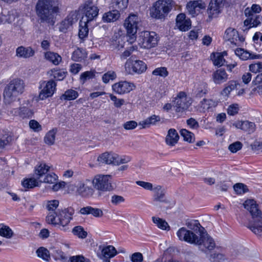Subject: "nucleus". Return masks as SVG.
<instances>
[{"instance_id":"f257e3e1","label":"nucleus","mask_w":262,"mask_h":262,"mask_svg":"<svg viewBox=\"0 0 262 262\" xmlns=\"http://www.w3.org/2000/svg\"><path fill=\"white\" fill-rule=\"evenodd\" d=\"M62 6L61 0H38L35 11L40 23L54 25L56 17L60 12Z\"/></svg>"},{"instance_id":"f03ea898","label":"nucleus","mask_w":262,"mask_h":262,"mask_svg":"<svg viewBox=\"0 0 262 262\" xmlns=\"http://www.w3.org/2000/svg\"><path fill=\"white\" fill-rule=\"evenodd\" d=\"M179 239L188 243L197 245L200 250L208 254L215 248V244L213 239L206 231L199 237L192 231L185 227L181 228L177 232Z\"/></svg>"},{"instance_id":"7ed1b4c3","label":"nucleus","mask_w":262,"mask_h":262,"mask_svg":"<svg viewBox=\"0 0 262 262\" xmlns=\"http://www.w3.org/2000/svg\"><path fill=\"white\" fill-rule=\"evenodd\" d=\"M25 89L24 81L19 78L11 80L4 91V97L5 103L10 104L15 101L17 97L21 94Z\"/></svg>"},{"instance_id":"20e7f679","label":"nucleus","mask_w":262,"mask_h":262,"mask_svg":"<svg viewBox=\"0 0 262 262\" xmlns=\"http://www.w3.org/2000/svg\"><path fill=\"white\" fill-rule=\"evenodd\" d=\"M175 3L172 0H159L157 1L150 11L152 18L164 19L174 7Z\"/></svg>"},{"instance_id":"39448f33","label":"nucleus","mask_w":262,"mask_h":262,"mask_svg":"<svg viewBox=\"0 0 262 262\" xmlns=\"http://www.w3.org/2000/svg\"><path fill=\"white\" fill-rule=\"evenodd\" d=\"M92 182L94 188L98 190L99 197L103 196L106 192L110 191L113 189L110 175H96Z\"/></svg>"},{"instance_id":"423d86ee","label":"nucleus","mask_w":262,"mask_h":262,"mask_svg":"<svg viewBox=\"0 0 262 262\" xmlns=\"http://www.w3.org/2000/svg\"><path fill=\"white\" fill-rule=\"evenodd\" d=\"M73 214V212L70 211V209H64L59 211L55 215L53 213L48 214L46 217V221L48 224L54 225H58L64 228L72 220Z\"/></svg>"},{"instance_id":"0eeeda50","label":"nucleus","mask_w":262,"mask_h":262,"mask_svg":"<svg viewBox=\"0 0 262 262\" xmlns=\"http://www.w3.org/2000/svg\"><path fill=\"white\" fill-rule=\"evenodd\" d=\"M79 11L83 14L81 20L90 23L96 19L99 9L92 0H87L79 6Z\"/></svg>"},{"instance_id":"6e6552de","label":"nucleus","mask_w":262,"mask_h":262,"mask_svg":"<svg viewBox=\"0 0 262 262\" xmlns=\"http://www.w3.org/2000/svg\"><path fill=\"white\" fill-rule=\"evenodd\" d=\"M140 23V19L136 14H130L125 19L124 26L129 37L128 41L133 43L136 39V33Z\"/></svg>"},{"instance_id":"1a4fd4ad","label":"nucleus","mask_w":262,"mask_h":262,"mask_svg":"<svg viewBox=\"0 0 262 262\" xmlns=\"http://www.w3.org/2000/svg\"><path fill=\"white\" fill-rule=\"evenodd\" d=\"M158 41V35L155 32L142 31L139 33L138 44L143 49H149L155 47Z\"/></svg>"},{"instance_id":"9d476101","label":"nucleus","mask_w":262,"mask_h":262,"mask_svg":"<svg viewBox=\"0 0 262 262\" xmlns=\"http://www.w3.org/2000/svg\"><path fill=\"white\" fill-rule=\"evenodd\" d=\"M56 86L57 83L54 79L40 81L39 87L40 91L38 98L43 100L52 97L56 90Z\"/></svg>"},{"instance_id":"9b49d317","label":"nucleus","mask_w":262,"mask_h":262,"mask_svg":"<svg viewBox=\"0 0 262 262\" xmlns=\"http://www.w3.org/2000/svg\"><path fill=\"white\" fill-rule=\"evenodd\" d=\"M191 104V99L184 92H180L173 101V107L176 112L183 113L188 110Z\"/></svg>"},{"instance_id":"f8f14e48","label":"nucleus","mask_w":262,"mask_h":262,"mask_svg":"<svg viewBox=\"0 0 262 262\" xmlns=\"http://www.w3.org/2000/svg\"><path fill=\"white\" fill-rule=\"evenodd\" d=\"M92 184V182L89 179L80 181L77 186L76 193L83 198L91 197L95 191Z\"/></svg>"},{"instance_id":"ddd939ff","label":"nucleus","mask_w":262,"mask_h":262,"mask_svg":"<svg viewBox=\"0 0 262 262\" xmlns=\"http://www.w3.org/2000/svg\"><path fill=\"white\" fill-rule=\"evenodd\" d=\"M136 88L134 83L127 81H120L112 85V90L114 93L119 95H123L129 93Z\"/></svg>"},{"instance_id":"4468645a","label":"nucleus","mask_w":262,"mask_h":262,"mask_svg":"<svg viewBox=\"0 0 262 262\" xmlns=\"http://www.w3.org/2000/svg\"><path fill=\"white\" fill-rule=\"evenodd\" d=\"M243 205L245 208L248 210L252 216L253 221L249 225H250L254 222L261 221V212L258 209L257 205L254 200H247Z\"/></svg>"},{"instance_id":"2eb2a0df","label":"nucleus","mask_w":262,"mask_h":262,"mask_svg":"<svg viewBox=\"0 0 262 262\" xmlns=\"http://www.w3.org/2000/svg\"><path fill=\"white\" fill-rule=\"evenodd\" d=\"M224 39L236 46H239L240 43L244 40V38L242 36H239L237 31L232 28H228L226 30Z\"/></svg>"},{"instance_id":"dca6fc26","label":"nucleus","mask_w":262,"mask_h":262,"mask_svg":"<svg viewBox=\"0 0 262 262\" xmlns=\"http://www.w3.org/2000/svg\"><path fill=\"white\" fill-rule=\"evenodd\" d=\"M127 68H131L132 71H129V73L133 74L136 73L138 74H142L145 72L147 69L146 64L140 60H129L126 62Z\"/></svg>"},{"instance_id":"f3484780","label":"nucleus","mask_w":262,"mask_h":262,"mask_svg":"<svg viewBox=\"0 0 262 262\" xmlns=\"http://www.w3.org/2000/svg\"><path fill=\"white\" fill-rule=\"evenodd\" d=\"M225 0H211L208 9L209 17H216L221 12Z\"/></svg>"},{"instance_id":"a211bd4d","label":"nucleus","mask_w":262,"mask_h":262,"mask_svg":"<svg viewBox=\"0 0 262 262\" xmlns=\"http://www.w3.org/2000/svg\"><path fill=\"white\" fill-rule=\"evenodd\" d=\"M247 18L244 21L245 26L248 27V29L252 27H255L261 24L262 16L258 15L257 13L251 12L249 14H245Z\"/></svg>"},{"instance_id":"6ab92c4d","label":"nucleus","mask_w":262,"mask_h":262,"mask_svg":"<svg viewBox=\"0 0 262 262\" xmlns=\"http://www.w3.org/2000/svg\"><path fill=\"white\" fill-rule=\"evenodd\" d=\"M176 25L181 31H186L190 28L191 22L190 19H186L185 14L180 13L177 16Z\"/></svg>"},{"instance_id":"aec40b11","label":"nucleus","mask_w":262,"mask_h":262,"mask_svg":"<svg viewBox=\"0 0 262 262\" xmlns=\"http://www.w3.org/2000/svg\"><path fill=\"white\" fill-rule=\"evenodd\" d=\"M117 254L115 248L111 245L107 246L102 248L100 258L103 262H110V259L114 257Z\"/></svg>"},{"instance_id":"412c9836","label":"nucleus","mask_w":262,"mask_h":262,"mask_svg":"<svg viewBox=\"0 0 262 262\" xmlns=\"http://www.w3.org/2000/svg\"><path fill=\"white\" fill-rule=\"evenodd\" d=\"M186 8L190 14L194 16L201 9L205 8V6L199 1H190L186 5Z\"/></svg>"},{"instance_id":"4be33fe9","label":"nucleus","mask_w":262,"mask_h":262,"mask_svg":"<svg viewBox=\"0 0 262 262\" xmlns=\"http://www.w3.org/2000/svg\"><path fill=\"white\" fill-rule=\"evenodd\" d=\"M212 79L215 84H221L228 80V75L224 69H220L213 73Z\"/></svg>"},{"instance_id":"5701e85b","label":"nucleus","mask_w":262,"mask_h":262,"mask_svg":"<svg viewBox=\"0 0 262 262\" xmlns=\"http://www.w3.org/2000/svg\"><path fill=\"white\" fill-rule=\"evenodd\" d=\"M51 167L45 163L37 164L34 168V177L37 180H41V178L50 171Z\"/></svg>"},{"instance_id":"b1692460","label":"nucleus","mask_w":262,"mask_h":262,"mask_svg":"<svg viewBox=\"0 0 262 262\" xmlns=\"http://www.w3.org/2000/svg\"><path fill=\"white\" fill-rule=\"evenodd\" d=\"M15 116H18L23 119L32 118L34 112L32 110L26 106L20 107L19 108H13L11 111Z\"/></svg>"},{"instance_id":"393cba45","label":"nucleus","mask_w":262,"mask_h":262,"mask_svg":"<svg viewBox=\"0 0 262 262\" xmlns=\"http://www.w3.org/2000/svg\"><path fill=\"white\" fill-rule=\"evenodd\" d=\"M154 195L152 201L155 202L167 203L165 198V191L164 189L160 185H157L153 189Z\"/></svg>"},{"instance_id":"a878e982","label":"nucleus","mask_w":262,"mask_h":262,"mask_svg":"<svg viewBox=\"0 0 262 262\" xmlns=\"http://www.w3.org/2000/svg\"><path fill=\"white\" fill-rule=\"evenodd\" d=\"M34 54L35 51L31 47L20 46L16 50V55L20 58H29L33 56Z\"/></svg>"},{"instance_id":"bb28decb","label":"nucleus","mask_w":262,"mask_h":262,"mask_svg":"<svg viewBox=\"0 0 262 262\" xmlns=\"http://www.w3.org/2000/svg\"><path fill=\"white\" fill-rule=\"evenodd\" d=\"M161 121V117L158 115H152L146 119L139 122L140 128H148L151 125H156Z\"/></svg>"},{"instance_id":"cd10ccee","label":"nucleus","mask_w":262,"mask_h":262,"mask_svg":"<svg viewBox=\"0 0 262 262\" xmlns=\"http://www.w3.org/2000/svg\"><path fill=\"white\" fill-rule=\"evenodd\" d=\"M120 16V14L118 11L114 9L104 13L102 17V20L104 23H113L117 20Z\"/></svg>"},{"instance_id":"c85d7f7f","label":"nucleus","mask_w":262,"mask_h":262,"mask_svg":"<svg viewBox=\"0 0 262 262\" xmlns=\"http://www.w3.org/2000/svg\"><path fill=\"white\" fill-rule=\"evenodd\" d=\"M179 139V136L175 129L170 128L165 138V141L167 145L170 146L174 145Z\"/></svg>"},{"instance_id":"c756f323","label":"nucleus","mask_w":262,"mask_h":262,"mask_svg":"<svg viewBox=\"0 0 262 262\" xmlns=\"http://www.w3.org/2000/svg\"><path fill=\"white\" fill-rule=\"evenodd\" d=\"M80 213L83 215L92 214L96 217L103 215V212L100 209L93 208L91 206H86L81 208Z\"/></svg>"},{"instance_id":"7c9ffc66","label":"nucleus","mask_w":262,"mask_h":262,"mask_svg":"<svg viewBox=\"0 0 262 262\" xmlns=\"http://www.w3.org/2000/svg\"><path fill=\"white\" fill-rule=\"evenodd\" d=\"M48 74L50 77L53 78L52 79L61 81L66 77L67 72L60 69H53L48 71Z\"/></svg>"},{"instance_id":"2f4dec72","label":"nucleus","mask_w":262,"mask_h":262,"mask_svg":"<svg viewBox=\"0 0 262 262\" xmlns=\"http://www.w3.org/2000/svg\"><path fill=\"white\" fill-rule=\"evenodd\" d=\"M87 57V53L85 49L78 48L72 53V59L75 61L81 62Z\"/></svg>"},{"instance_id":"473e14b6","label":"nucleus","mask_w":262,"mask_h":262,"mask_svg":"<svg viewBox=\"0 0 262 262\" xmlns=\"http://www.w3.org/2000/svg\"><path fill=\"white\" fill-rule=\"evenodd\" d=\"M41 180H37L34 177L30 178L24 179L21 182V185L25 189V190L28 189H31L35 187L38 186Z\"/></svg>"},{"instance_id":"72a5a7b5","label":"nucleus","mask_w":262,"mask_h":262,"mask_svg":"<svg viewBox=\"0 0 262 262\" xmlns=\"http://www.w3.org/2000/svg\"><path fill=\"white\" fill-rule=\"evenodd\" d=\"M115 154L104 152L98 157L97 160L102 163L115 164Z\"/></svg>"},{"instance_id":"f704fd0d","label":"nucleus","mask_w":262,"mask_h":262,"mask_svg":"<svg viewBox=\"0 0 262 262\" xmlns=\"http://www.w3.org/2000/svg\"><path fill=\"white\" fill-rule=\"evenodd\" d=\"M45 58L55 66L58 65L62 60L61 57L58 54L51 51L45 53Z\"/></svg>"},{"instance_id":"c9c22d12","label":"nucleus","mask_w":262,"mask_h":262,"mask_svg":"<svg viewBox=\"0 0 262 262\" xmlns=\"http://www.w3.org/2000/svg\"><path fill=\"white\" fill-rule=\"evenodd\" d=\"M186 225L190 230L199 232V235L206 231L205 228L201 225L198 220H191L187 223Z\"/></svg>"},{"instance_id":"e433bc0d","label":"nucleus","mask_w":262,"mask_h":262,"mask_svg":"<svg viewBox=\"0 0 262 262\" xmlns=\"http://www.w3.org/2000/svg\"><path fill=\"white\" fill-rule=\"evenodd\" d=\"M208 92L207 83L201 82L197 85L194 90V94L196 97L201 98L205 96Z\"/></svg>"},{"instance_id":"4c0bfd02","label":"nucleus","mask_w":262,"mask_h":262,"mask_svg":"<svg viewBox=\"0 0 262 262\" xmlns=\"http://www.w3.org/2000/svg\"><path fill=\"white\" fill-rule=\"evenodd\" d=\"M128 4V0H112L111 5L114 9L119 11L125 9Z\"/></svg>"},{"instance_id":"58836bf2","label":"nucleus","mask_w":262,"mask_h":262,"mask_svg":"<svg viewBox=\"0 0 262 262\" xmlns=\"http://www.w3.org/2000/svg\"><path fill=\"white\" fill-rule=\"evenodd\" d=\"M238 85H239V83L236 81H229L221 92V94L225 96H228L231 91L237 89Z\"/></svg>"},{"instance_id":"ea45409f","label":"nucleus","mask_w":262,"mask_h":262,"mask_svg":"<svg viewBox=\"0 0 262 262\" xmlns=\"http://www.w3.org/2000/svg\"><path fill=\"white\" fill-rule=\"evenodd\" d=\"M255 234L262 238V221L254 222L248 226Z\"/></svg>"},{"instance_id":"a19ab883","label":"nucleus","mask_w":262,"mask_h":262,"mask_svg":"<svg viewBox=\"0 0 262 262\" xmlns=\"http://www.w3.org/2000/svg\"><path fill=\"white\" fill-rule=\"evenodd\" d=\"M90 22L80 20L79 22V36L83 39L86 37L89 33L88 24Z\"/></svg>"},{"instance_id":"79ce46f5","label":"nucleus","mask_w":262,"mask_h":262,"mask_svg":"<svg viewBox=\"0 0 262 262\" xmlns=\"http://www.w3.org/2000/svg\"><path fill=\"white\" fill-rule=\"evenodd\" d=\"M211 58L213 64L217 67L222 66L225 61L223 54L221 53H212Z\"/></svg>"},{"instance_id":"37998d69","label":"nucleus","mask_w":262,"mask_h":262,"mask_svg":"<svg viewBox=\"0 0 262 262\" xmlns=\"http://www.w3.org/2000/svg\"><path fill=\"white\" fill-rule=\"evenodd\" d=\"M96 73V72L94 70H91L81 73L79 78L80 82L84 84L87 80L94 78Z\"/></svg>"},{"instance_id":"c03bdc74","label":"nucleus","mask_w":262,"mask_h":262,"mask_svg":"<svg viewBox=\"0 0 262 262\" xmlns=\"http://www.w3.org/2000/svg\"><path fill=\"white\" fill-rule=\"evenodd\" d=\"M111 46L114 49H117L118 50L123 48L124 46V42L122 37L120 36H114L111 41Z\"/></svg>"},{"instance_id":"a18cd8bd","label":"nucleus","mask_w":262,"mask_h":262,"mask_svg":"<svg viewBox=\"0 0 262 262\" xmlns=\"http://www.w3.org/2000/svg\"><path fill=\"white\" fill-rule=\"evenodd\" d=\"M56 133L57 129H53L49 131L44 137L45 142L49 145H53L55 142Z\"/></svg>"},{"instance_id":"49530a36","label":"nucleus","mask_w":262,"mask_h":262,"mask_svg":"<svg viewBox=\"0 0 262 262\" xmlns=\"http://www.w3.org/2000/svg\"><path fill=\"white\" fill-rule=\"evenodd\" d=\"M78 97V93L75 90L70 89L67 90L61 96V99L66 100H75Z\"/></svg>"},{"instance_id":"de8ad7c7","label":"nucleus","mask_w":262,"mask_h":262,"mask_svg":"<svg viewBox=\"0 0 262 262\" xmlns=\"http://www.w3.org/2000/svg\"><path fill=\"white\" fill-rule=\"evenodd\" d=\"M181 136L183 137L184 140L189 143H193L195 140V136L193 133L186 129H182L180 130Z\"/></svg>"},{"instance_id":"09e8293b","label":"nucleus","mask_w":262,"mask_h":262,"mask_svg":"<svg viewBox=\"0 0 262 262\" xmlns=\"http://www.w3.org/2000/svg\"><path fill=\"white\" fill-rule=\"evenodd\" d=\"M58 205L59 202L58 200H54L48 201L47 205V208L50 211L49 214L53 213L55 215L56 213H58L59 211V210L55 211Z\"/></svg>"},{"instance_id":"8fccbe9b","label":"nucleus","mask_w":262,"mask_h":262,"mask_svg":"<svg viewBox=\"0 0 262 262\" xmlns=\"http://www.w3.org/2000/svg\"><path fill=\"white\" fill-rule=\"evenodd\" d=\"M152 220L153 222L157 225L158 228L162 230H169L170 227L165 220L155 216L152 217Z\"/></svg>"},{"instance_id":"3c124183","label":"nucleus","mask_w":262,"mask_h":262,"mask_svg":"<svg viewBox=\"0 0 262 262\" xmlns=\"http://www.w3.org/2000/svg\"><path fill=\"white\" fill-rule=\"evenodd\" d=\"M37 256L46 261L50 259V252L48 250L43 247H40L36 251Z\"/></svg>"},{"instance_id":"603ef678","label":"nucleus","mask_w":262,"mask_h":262,"mask_svg":"<svg viewBox=\"0 0 262 262\" xmlns=\"http://www.w3.org/2000/svg\"><path fill=\"white\" fill-rule=\"evenodd\" d=\"M0 235L6 238H10L13 235V232L9 226L3 225L0 228Z\"/></svg>"},{"instance_id":"864d4df0","label":"nucleus","mask_w":262,"mask_h":262,"mask_svg":"<svg viewBox=\"0 0 262 262\" xmlns=\"http://www.w3.org/2000/svg\"><path fill=\"white\" fill-rule=\"evenodd\" d=\"M72 232L74 235L80 238H85L88 234L86 231H84L83 228L80 226L75 227L72 230Z\"/></svg>"},{"instance_id":"5fc2aeb1","label":"nucleus","mask_w":262,"mask_h":262,"mask_svg":"<svg viewBox=\"0 0 262 262\" xmlns=\"http://www.w3.org/2000/svg\"><path fill=\"white\" fill-rule=\"evenodd\" d=\"M168 71L165 67H159L156 68L152 72L155 76H159L165 78L168 75Z\"/></svg>"},{"instance_id":"6e6d98bb","label":"nucleus","mask_w":262,"mask_h":262,"mask_svg":"<svg viewBox=\"0 0 262 262\" xmlns=\"http://www.w3.org/2000/svg\"><path fill=\"white\" fill-rule=\"evenodd\" d=\"M117 77L116 73L113 71H109L103 75L102 80L105 83H107L110 80H113Z\"/></svg>"},{"instance_id":"4d7b16f0","label":"nucleus","mask_w":262,"mask_h":262,"mask_svg":"<svg viewBox=\"0 0 262 262\" xmlns=\"http://www.w3.org/2000/svg\"><path fill=\"white\" fill-rule=\"evenodd\" d=\"M79 11V10L71 11L65 18L73 25L78 19Z\"/></svg>"},{"instance_id":"13d9d810","label":"nucleus","mask_w":262,"mask_h":262,"mask_svg":"<svg viewBox=\"0 0 262 262\" xmlns=\"http://www.w3.org/2000/svg\"><path fill=\"white\" fill-rule=\"evenodd\" d=\"M57 178V176L54 173H49L39 183L40 184L41 183L54 184L56 182Z\"/></svg>"},{"instance_id":"bf43d9fd","label":"nucleus","mask_w":262,"mask_h":262,"mask_svg":"<svg viewBox=\"0 0 262 262\" xmlns=\"http://www.w3.org/2000/svg\"><path fill=\"white\" fill-rule=\"evenodd\" d=\"M255 127L254 123L248 121H243L242 130L248 132L249 133H252L254 132Z\"/></svg>"},{"instance_id":"052dcab7","label":"nucleus","mask_w":262,"mask_h":262,"mask_svg":"<svg viewBox=\"0 0 262 262\" xmlns=\"http://www.w3.org/2000/svg\"><path fill=\"white\" fill-rule=\"evenodd\" d=\"M233 187L238 194H244L248 191L247 186L242 183H237L234 185Z\"/></svg>"},{"instance_id":"680f3d73","label":"nucleus","mask_w":262,"mask_h":262,"mask_svg":"<svg viewBox=\"0 0 262 262\" xmlns=\"http://www.w3.org/2000/svg\"><path fill=\"white\" fill-rule=\"evenodd\" d=\"M109 96L111 100L113 101L114 105L117 108H120L125 103V101L123 99L118 98L112 94H109Z\"/></svg>"},{"instance_id":"e2e57ef3","label":"nucleus","mask_w":262,"mask_h":262,"mask_svg":"<svg viewBox=\"0 0 262 262\" xmlns=\"http://www.w3.org/2000/svg\"><path fill=\"white\" fill-rule=\"evenodd\" d=\"M242 147V143L241 142L236 141L229 145L228 149L231 152L235 153L241 149Z\"/></svg>"},{"instance_id":"0e129e2a","label":"nucleus","mask_w":262,"mask_h":262,"mask_svg":"<svg viewBox=\"0 0 262 262\" xmlns=\"http://www.w3.org/2000/svg\"><path fill=\"white\" fill-rule=\"evenodd\" d=\"M249 70L254 73L261 72L262 71V63L257 62L249 65Z\"/></svg>"},{"instance_id":"69168bd1","label":"nucleus","mask_w":262,"mask_h":262,"mask_svg":"<svg viewBox=\"0 0 262 262\" xmlns=\"http://www.w3.org/2000/svg\"><path fill=\"white\" fill-rule=\"evenodd\" d=\"M261 7L256 4L252 5V7L250 8H247L245 9L244 13L245 14H249L251 12L256 13H259L261 11Z\"/></svg>"},{"instance_id":"338daca9","label":"nucleus","mask_w":262,"mask_h":262,"mask_svg":"<svg viewBox=\"0 0 262 262\" xmlns=\"http://www.w3.org/2000/svg\"><path fill=\"white\" fill-rule=\"evenodd\" d=\"M11 137L9 136H7L6 137H3V138H0V152L9 144L11 141Z\"/></svg>"},{"instance_id":"774afa93","label":"nucleus","mask_w":262,"mask_h":262,"mask_svg":"<svg viewBox=\"0 0 262 262\" xmlns=\"http://www.w3.org/2000/svg\"><path fill=\"white\" fill-rule=\"evenodd\" d=\"M130 259L132 262H142L143 257L142 253L135 252L131 255Z\"/></svg>"}]
</instances>
